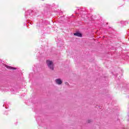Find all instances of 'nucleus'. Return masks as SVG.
Returning a JSON list of instances; mask_svg holds the SVG:
<instances>
[{
	"mask_svg": "<svg viewBox=\"0 0 129 129\" xmlns=\"http://www.w3.org/2000/svg\"><path fill=\"white\" fill-rule=\"evenodd\" d=\"M75 36H77V37H82V34L79 32H77L74 34Z\"/></svg>",
	"mask_w": 129,
	"mask_h": 129,
	"instance_id": "obj_3",
	"label": "nucleus"
},
{
	"mask_svg": "<svg viewBox=\"0 0 129 129\" xmlns=\"http://www.w3.org/2000/svg\"><path fill=\"white\" fill-rule=\"evenodd\" d=\"M6 68H8V69L11 70H16V68H14L13 67L9 66H6Z\"/></svg>",
	"mask_w": 129,
	"mask_h": 129,
	"instance_id": "obj_4",
	"label": "nucleus"
},
{
	"mask_svg": "<svg viewBox=\"0 0 129 129\" xmlns=\"http://www.w3.org/2000/svg\"><path fill=\"white\" fill-rule=\"evenodd\" d=\"M88 122H90V121L89 120L88 121Z\"/></svg>",
	"mask_w": 129,
	"mask_h": 129,
	"instance_id": "obj_5",
	"label": "nucleus"
},
{
	"mask_svg": "<svg viewBox=\"0 0 129 129\" xmlns=\"http://www.w3.org/2000/svg\"><path fill=\"white\" fill-rule=\"evenodd\" d=\"M55 83L58 85H61V84H62V80H61L60 79H56Z\"/></svg>",
	"mask_w": 129,
	"mask_h": 129,
	"instance_id": "obj_2",
	"label": "nucleus"
},
{
	"mask_svg": "<svg viewBox=\"0 0 129 129\" xmlns=\"http://www.w3.org/2000/svg\"><path fill=\"white\" fill-rule=\"evenodd\" d=\"M46 64L50 70H54V63L53 61L50 60H47Z\"/></svg>",
	"mask_w": 129,
	"mask_h": 129,
	"instance_id": "obj_1",
	"label": "nucleus"
}]
</instances>
